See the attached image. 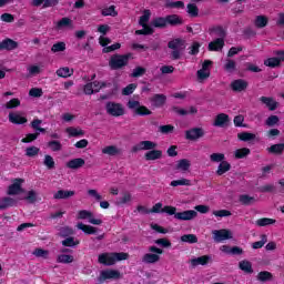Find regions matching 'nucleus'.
Wrapping results in <instances>:
<instances>
[{
    "instance_id": "1",
    "label": "nucleus",
    "mask_w": 284,
    "mask_h": 284,
    "mask_svg": "<svg viewBox=\"0 0 284 284\" xmlns=\"http://www.w3.org/2000/svg\"><path fill=\"white\" fill-rule=\"evenodd\" d=\"M130 254L128 253H102L98 256V263L101 265H114L119 261H128Z\"/></svg>"
},
{
    "instance_id": "2",
    "label": "nucleus",
    "mask_w": 284,
    "mask_h": 284,
    "mask_svg": "<svg viewBox=\"0 0 284 284\" xmlns=\"http://www.w3.org/2000/svg\"><path fill=\"white\" fill-rule=\"evenodd\" d=\"M168 48L172 50L170 53V58L173 61H178V59H181V57H183V52L185 51V41H183L182 39L171 40L168 43Z\"/></svg>"
},
{
    "instance_id": "3",
    "label": "nucleus",
    "mask_w": 284,
    "mask_h": 284,
    "mask_svg": "<svg viewBox=\"0 0 284 284\" xmlns=\"http://www.w3.org/2000/svg\"><path fill=\"white\" fill-rule=\"evenodd\" d=\"M130 59H132V53L113 54L109 60V67L112 70H121V68H125L130 63Z\"/></svg>"
},
{
    "instance_id": "4",
    "label": "nucleus",
    "mask_w": 284,
    "mask_h": 284,
    "mask_svg": "<svg viewBox=\"0 0 284 284\" xmlns=\"http://www.w3.org/2000/svg\"><path fill=\"white\" fill-rule=\"evenodd\" d=\"M149 252L142 256V263H146V265H154V263H159L161 261V254H163V248H159L156 246H150Z\"/></svg>"
},
{
    "instance_id": "5",
    "label": "nucleus",
    "mask_w": 284,
    "mask_h": 284,
    "mask_svg": "<svg viewBox=\"0 0 284 284\" xmlns=\"http://www.w3.org/2000/svg\"><path fill=\"white\" fill-rule=\"evenodd\" d=\"M128 109L134 110L135 114H138L139 116H149L150 114H152V111H150L148 106L141 105V102L136 100H130L128 102Z\"/></svg>"
},
{
    "instance_id": "6",
    "label": "nucleus",
    "mask_w": 284,
    "mask_h": 284,
    "mask_svg": "<svg viewBox=\"0 0 284 284\" xmlns=\"http://www.w3.org/2000/svg\"><path fill=\"white\" fill-rule=\"evenodd\" d=\"M77 219H79L80 221L88 220L89 223H91V225H102L103 224V220L94 217V214L92 213V211H88V210L79 211Z\"/></svg>"
},
{
    "instance_id": "7",
    "label": "nucleus",
    "mask_w": 284,
    "mask_h": 284,
    "mask_svg": "<svg viewBox=\"0 0 284 284\" xmlns=\"http://www.w3.org/2000/svg\"><path fill=\"white\" fill-rule=\"evenodd\" d=\"M106 113L111 116H123L125 114V109L123 104L116 102H108L105 105Z\"/></svg>"
},
{
    "instance_id": "8",
    "label": "nucleus",
    "mask_w": 284,
    "mask_h": 284,
    "mask_svg": "<svg viewBox=\"0 0 284 284\" xmlns=\"http://www.w3.org/2000/svg\"><path fill=\"white\" fill-rule=\"evenodd\" d=\"M212 234L213 241H215V243H223V241H230V239H234L232 231L227 229L214 230L212 231Z\"/></svg>"
},
{
    "instance_id": "9",
    "label": "nucleus",
    "mask_w": 284,
    "mask_h": 284,
    "mask_svg": "<svg viewBox=\"0 0 284 284\" xmlns=\"http://www.w3.org/2000/svg\"><path fill=\"white\" fill-rule=\"evenodd\" d=\"M156 142L150 140L141 141L132 146L131 152L136 154V152H141L143 150H156Z\"/></svg>"
},
{
    "instance_id": "10",
    "label": "nucleus",
    "mask_w": 284,
    "mask_h": 284,
    "mask_svg": "<svg viewBox=\"0 0 284 284\" xmlns=\"http://www.w3.org/2000/svg\"><path fill=\"white\" fill-rule=\"evenodd\" d=\"M187 141H199L205 136V131L202 128H193L185 132Z\"/></svg>"
},
{
    "instance_id": "11",
    "label": "nucleus",
    "mask_w": 284,
    "mask_h": 284,
    "mask_svg": "<svg viewBox=\"0 0 284 284\" xmlns=\"http://www.w3.org/2000/svg\"><path fill=\"white\" fill-rule=\"evenodd\" d=\"M199 216V213L194 210H187L183 212H178L175 214L176 221H194Z\"/></svg>"
},
{
    "instance_id": "12",
    "label": "nucleus",
    "mask_w": 284,
    "mask_h": 284,
    "mask_svg": "<svg viewBox=\"0 0 284 284\" xmlns=\"http://www.w3.org/2000/svg\"><path fill=\"white\" fill-rule=\"evenodd\" d=\"M21 183H23V179H16L13 183L9 185L7 194H9V196H17V194H21V192H23Z\"/></svg>"
},
{
    "instance_id": "13",
    "label": "nucleus",
    "mask_w": 284,
    "mask_h": 284,
    "mask_svg": "<svg viewBox=\"0 0 284 284\" xmlns=\"http://www.w3.org/2000/svg\"><path fill=\"white\" fill-rule=\"evenodd\" d=\"M109 278L119 280L121 278V272L116 270H105L100 273L99 281L103 283V281H108Z\"/></svg>"
},
{
    "instance_id": "14",
    "label": "nucleus",
    "mask_w": 284,
    "mask_h": 284,
    "mask_svg": "<svg viewBox=\"0 0 284 284\" xmlns=\"http://www.w3.org/2000/svg\"><path fill=\"white\" fill-rule=\"evenodd\" d=\"M9 121L14 125H23V123H28V119L23 116V113L21 112L9 113Z\"/></svg>"
},
{
    "instance_id": "15",
    "label": "nucleus",
    "mask_w": 284,
    "mask_h": 284,
    "mask_svg": "<svg viewBox=\"0 0 284 284\" xmlns=\"http://www.w3.org/2000/svg\"><path fill=\"white\" fill-rule=\"evenodd\" d=\"M168 98L164 94H154L150 98V103L152 108H163L165 105Z\"/></svg>"
},
{
    "instance_id": "16",
    "label": "nucleus",
    "mask_w": 284,
    "mask_h": 284,
    "mask_svg": "<svg viewBox=\"0 0 284 284\" xmlns=\"http://www.w3.org/2000/svg\"><path fill=\"white\" fill-rule=\"evenodd\" d=\"M277 57L267 59L264 61V64L268 68H277V65H281V61H284V51H278Z\"/></svg>"
},
{
    "instance_id": "17",
    "label": "nucleus",
    "mask_w": 284,
    "mask_h": 284,
    "mask_svg": "<svg viewBox=\"0 0 284 284\" xmlns=\"http://www.w3.org/2000/svg\"><path fill=\"white\" fill-rule=\"evenodd\" d=\"M230 123V115L225 113H220L215 116L213 122L214 128H225Z\"/></svg>"
},
{
    "instance_id": "18",
    "label": "nucleus",
    "mask_w": 284,
    "mask_h": 284,
    "mask_svg": "<svg viewBox=\"0 0 284 284\" xmlns=\"http://www.w3.org/2000/svg\"><path fill=\"white\" fill-rule=\"evenodd\" d=\"M261 103H263L264 105H266V108L271 111L274 112V110H276V108H278V102H276V100H274V98L271 97H261L260 98Z\"/></svg>"
},
{
    "instance_id": "19",
    "label": "nucleus",
    "mask_w": 284,
    "mask_h": 284,
    "mask_svg": "<svg viewBox=\"0 0 284 284\" xmlns=\"http://www.w3.org/2000/svg\"><path fill=\"white\" fill-rule=\"evenodd\" d=\"M73 26L74 23L72 22V19L64 17L55 22V30L59 32L61 30H65V28H73Z\"/></svg>"
},
{
    "instance_id": "20",
    "label": "nucleus",
    "mask_w": 284,
    "mask_h": 284,
    "mask_svg": "<svg viewBox=\"0 0 284 284\" xmlns=\"http://www.w3.org/2000/svg\"><path fill=\"white\" fill-rule=\"evenodd\" d=\"M231 89L233 90V92H243L244 90H247V81L243 79L234 80L231 83Z\"/></svg>"
},
{
    "instance_id": "21",
    "label": "nucleus",
    "mask_w": 284,
    "mask_h": 284,
    "mask_svg": "<svg viewBox=\"0 0 284 284\" xmlns=\"http://www.w3.org/2000/svg\"><path fill=\"white\" fill-rule=\"evenodd\" d=\"M17 203H19V201L13 197H10V196L2 197L0 199V210H8V207H14Z\"/></svg>"
},
{
    "instance_id": "22",
    "label": "nucleus",
    "mask_w": 284,
    "mask_h": 284,
    "mask_svg": "<svg viewBox=\"0 0 284 284\" xmlns=\"http://www.w3.org/2000/svg\"><path fill=\"white\" fill-rule=\"evenodd\" d=\"M225 45V40L221 39H215L214 41L209 43V50L210 52H221Z\"/></svg>"
},
{
    "instance_id": "23",
    "label": "nucleus",
    "mask_w": 284,
    "mask_h": 284,
    "mask_svg": "<svg viewBox=\"0 0 284 284\" xmlns=\"http://www.w3.org/2000/svg\"><path fill=\"white\" fill-rule=\"evenodd\" d=\"M132 203V193L125 191L116 199L115 205H128Z\"/></svg>"
},
{
    "instance_id": "24",
    "label": "nucleus",
    "mask_w": 284,
    "mask_h": 284,
    "mask_svg": "<svg viewBox=\"0 0 284 284\" xmlns=\"http://www.w3.org/2000/svg\"><path fill=\"white\" fill-rule=\"evenodd\" d=\"M84 165H85V160L81 158L72 159L69 162H67V168H69V170H79Z\"/></svg>"
},
{
    "instance_id": "25",
    "label": "nucleus",
    "mask_w": 284,
    "mask_h": 284,
    "mask_svg": "<svg viewBox=\"0 0 284 284\" xmlns=\"http://www.w3.org/2000/svg\"><path fill=\"white\" fill-rule=\"evenodd\" d=\"M162 156H163V151L154 150V149H152L151 151L144 154V159L146 161H158L159 159H162Z\"/></svg>"
},
{
    "instance_id": "26",
    "label": "nucleus",
    "mask_w": 284,
    "mask_h": 284,
    "mask_svg": "<svg viewBox=\"0 0 284 284\" xmlns=\"http://www.w3.org/2000/svg\"><path fill=\"white\" fill-rule=\"evenodd\" d=\"M212 261V256L203 255L196 258L191 260L192 267H196L199 265H207Z\"/></svg>"
},
{
    "instance_id": "27",
    "label": "nucleus",
    "mask_w": 284,
    "mask_h": 284,
    "mask_svg": "<svg viewBox=\"0 0 284 284\" xmlns=\"http://www.w3.org/2000/svg\"><path fill=\"white\" fill-rule=\"evenodd\" d=\"M102 154H106L108 156H119V154H121V149L115 145H108L102 149Z\"/></svg>"
},
{
    "instance_id": "28",
    "label": "nucleus",
    "mask_w": 284,
    "mask_h": 284,
    "mask_svg": "<svg viewBox=\"0 0 284 284\" xmlns=\"http://www.w3.org/2000/svg\"><path fill=\"white\" fill-rule=\"evenodd\" d=\"M17 48H19V42L10 38H7L2 41V50L12 51V50H17Z\"/></svg>"
},
{
    "instance_id": "29",
    "label": "nucleus",
    "mask_w": 284,
    "mask_h": 284,
    "mask_svg": "<svg viewBox=\"0 0 284 284\" xmlns=\"http://www.w3.org/2000/svg\"><path fill=\"white\" fill-rule=\"evenodd\" d=\"M191 165H192V162H190V160L182 159V160L178 161V163L175 165V170H179L180 172H187V170H190Z\"/></svg>"
},
{
    "instance_id": "30",
    "label": "nucleus",
    "mask_w": 284,
    "mask_h": 284,
    "mask_svg": "<svg viewBox=\"0 0 284 284\" xmlns=\"http://www.w3.org/2000/svg\"><path fill=\"white\" fill-rule=\"evenodd\" d=\"M230 170H232V164L227 161H223L219 164L216 174L217 176H223V174H225V172H230Z\"/></svg>"
},
{
    "instance_id": "31",
    "label": "nucleus",
    "mask_w": 284,
    "mask_h": 284,
    "mask_svg": "<svg viewBox=\"0 0 284 284\" xmlns=\"http://www.w3.org/2000/svg\"><path fill=\"white\" fill-rule=\"evenodd\" d=\"M55 74L61 77L62 79H68L74 74V69H70L68 67H63L57 70Z\"/></svg>"
},
{
    "instance_id": "32",
    "label": "nucleus",
    "mask_w": 284,
    "mask_h": 284,
    "mask_svg": "<svg viewBox=\"0 0 284 284\" xmlns=\"http://www.w3.org/2000/svg\"><path fill=\"white\" fill-rule=\"evenodd\" d=\"M223 68H224L225 72H229L230 74H232V73L236 72V61L227 58L225 60Z\"/></svg>"
},
{
    "instance_id": "33",
    "label": "nucleus",
    "mask_w": 284,
    "mask_h": 284,
    "mask_svg": "<svg viewBox=\"0 0 284 284\" xmlns=\"http://www.w3.org/2000/svg\"><path fill=\"white\" fill-rule=\"evenodd\" d=\"M77 227L78 230H81L82 232H84V234H97L98 232L97 227L92 225H85L83 223H78Z\"/></svg>"
},
{
    "instance_id": "34",
    "label": "nucleus",
    "mask_w": 284,
    "mask_h": 284,
    "mask_svg": "<svg viewBox=\"0 0 284 284\" xmlns=\"http://www.w3.org/2000/svg\"><path fill=\"white\" fill-rule=\"evenodd\" d=\"M239 267L240 270H242V272H245V274H252V272H254V270L252 268V262L243 260L239 263Z\"/></svg>"
},
{
    "instance_id": "35",
    "label": "nucleus",
    "mask_w": 284,
    "mask_h": 284,
    "mask_svg": "<svg viewBox=\"0 0 284 284\" xmlns=\"http://www.w3.org/2000/svg\"><path fill=\"white\" fill-rule=\"evenodd\" d=\"M71 196H74V191H64V190H60L58 191L54 195L53 199H70Z\"/></svg>"
},
{
    "instance_id": "36",
    "label": "nucleus",
    "mask_w": 284,
    "mask_h": 284,
    "mask_svg": "<svg viewBox=\"0 0 284 284\" xmlns=\"http://www.w3.org/2000/svg\"><path fill=\"white\" fill-rule=\"evenodd\" d=\"M102 17H116L119 12H116V7L110 6L101 11Z\"/></svg>"
},
{
    "instance_id": "37",
    "label": "nucleus",
    "mask_w": 284,
    "mask_h": 284,
    "mask_svg": "<svg viewBox=\"0 0 284 284\" xmlns=\"http://www.w3.org/2000/svg\"><path fill=\"white\" fill-rule=\"evenodd\" d=\"M267 152H270V154H283V152H284V143L271 145L267 149Z\"/></svg>"
},
{
    "instance_id": "38",
    "label": "nucleus",
    "mask_w": 284,
    "mask_h": 284,
    "mask_svg": "<svg viewBox=\"0 0 284 284\" xmlns=\"http://www.w3.org/2000/svg\"><path fill=\"white\" fill-rule=\"evenodd\" d=\"M67 134H69V136H83V134H85V132H83V130H81L80 128H74V126H69L65 130Z\"/></svg>"
},
{
    "instance_id": "39",
    "label": "nucleus",
    "mask_w": 284,
    "mask_h": 284,
    "mask_svg": "<svg viewBox=\"0 0 284 284\" xmlns=\"http://www.w3.org/2000/svg\"><path fill=\"white\" fill-rule=\"evenodd\" d=\"M170 26H181L183 23V20H181V18H179V16L176 14H171L166 17V24Z\"/></svg>"
},
{
    "instance_id": "40",
    "label": "nucleus",
    "mask_w": 284,
    "mask_h": 284,
    "mask_svg": "<svg viewBox=\"0 0 284 284\" xmlns=\"http://www.w3.org/2000/svg\"><path fill=\"white\" fill-rule=\"evenodd\" d=\"M255 223L258 227H266V225H274V223H276V220L264 217V219H258Z\"/></svg>"
},
{
    "instance_id": "41",
    "label": "nucleus",
    "mask_w": 284,
    "mask_h": 284,
    "mask_svg": "<svg viewBox=\"0 0 284 284\" xmlns=\"http://www.w3.org/2000/svg\"><path fill=\"white\" fill-rule=\"evenodd\" d=\"M87 194L88 196L97 201V203L103 201V195H101V193H99V191H97L95 189L88 190Z\"/></svg>"
},
{
    "instance_id": "42",
    "label": "nucleus",
    "mask_w": 284,
    "mask_h": 284,
    "mask_svg": "<svg viewBox=\"0 0 284 284\" xmlns=\"http://www.w3.org/2000/svg\"><path fill=\"white\" fill-rule=\"evenodd\" d=\"M256 278L257 281H261V283H265L267 281H272L273 275L267 271H262L257 274Z\"/></svg>"
},
{
    "instance_id": "43",
    "label": "nucleus",
    "mask_w": 284,
    "mask_h": 284,
    "mask_svg": "<svg viewBox=\"0 0 284 284\" xmlns=\"http://www.w3.org/2000/svg\"><path fill=\"white\" fill-rule=\"evenodd\" d=\"M165 8H176V9H183L185 8V3L183 1H172V0H165L164 2Z\"/></svg>"
},
{
    "instance_id": "44",
    "label": "nucleus",
    "mask_w": 284,
    "mask_h": 284,
    "mask_svg": "<svg viewBox=\"0 0 284 284\" xmlns=\"http://www.w3.org/2000/svg\"><path fill=\"white\" fill-rule=\"evenodd\" d=\"M211 34L217 37V39H223L225 41V29L223 27H215L211 30Z\"/></svg>"
},
{
    "instance_id": "45",
    "label": "nucleus",
    "mask_w": 284,
    "mask_h": 284,
    "mask_svg": "<svg viewBox=\"0 0 284 284\" xmlns=\"http://www.w3.org/2000/svg\"><path fill=\"white\" fill-rule=\"evenodd\" d=\"M182 243H199V237L195 234H184L181 236Z\"/></svg>"
},
{
    "instance_id": "46",
    "label": "nucleus",
    "mask_w": 284,
    "mask_h": 284,
    "mask_svg": "<svg viewBox=\"0 0 284 284\" xmlns=\"http://www.w3.org/2000/svg\"><path fill=\"white\" fill-rule=\"evenodd\" d=\"M237 139L244 142L254 141V139H256V134L250 132H242L237 134Z\"/></svg>"
},
{
    "instance_id": "47",
    "label": "nucleus",
    "mask_w": 284,
    "mask_h": 284,
    "mask_svg": "<svg viewBox=\"0 0 284 284\" xmlns=\"http://www.w3.org/2000/svg\"><path fill=\"white\" fill-rule=\"evenodd\" d=\"M250 152L248 148L237 149L234 151V156L235 159H245V156H248Z\"/></svg>"
},
{
    "instance_id": "48",
    "label": "nucleus",
    "mask_w": 284,
    "mask_h": 284,
    "mask_svg": "<svg viewBox=\"0 0 284 284\" xmlns=\"http://www.w3.org/2000/svg\"><path fill=\"white\" fill-rule=\"evenodd\" d=\"M48 148H50L52 152H61V150L63 149V145L61 144V142L53 140L48 142Z\"/></svg>"
},
{
    "instance_id": "49",
    "label": "nucleus",
    "mask_w": 284,
    "mask_h": 284,
    "mask_svg": "<svg viewBox=\"0 0 284 284\" xmlns=\"http://www.w3.org/2000/svg\"><path fill=\"white\" fill-rule=\"evenodd\" d=\"M186 12L190 17H199V7H196L194 3H189L186 7Z\"/></svg>"
},
{
    "instance_id": "50",
    "label": "nucleus",
    "mask_w": 284,
    "mask_h": 284,
    "mask_svg": "<svg viewBox=\"0 0 284 284\" xmlns=\"http://www.w3.org/2000/svg\"><path fill=\"white\" fill-rule=\"evenodd\" d=\"M255 201L256 199H254V196H250L247 194L240 195V203H242V205H252Z\"/></svg>"
},
{
    "instance_id": "51",
    "label": "nucleus",
    "mask_w": 284,
    "mask_h": 284,
    "mask_svg": "<svg viewBox=\"0 0 284 284\" xmlns=\"http://www.w3.org/2000/svg\"><path fill=\"white\" fill-rule=\"evenodd\" d=\"M153 28H165L168 26L166 18H155L152 21Z\"/></svg>"
},
{
    "instance_id": "52",
    "label": "nucleus",
    "mask_w": 284,
    "mask_h": 284,
    "mask_svg": "<svg viewBox=\"0 0 284 284\" xmlns=\"http://www.w3.org/2000/svg\"><path fill=\"white\" fill-rule=\"evenodd\" d=\"M73 262H74V256H72V255L61 254V255H58V258H57V263L69 264V263H73Z\"/></svg>"
},
{
    "instance_id": "53",
    "label": "nucleus",
    "mask_w": 284,
    "mask_h": 284,
    "mask_svg": "<svg viewBox=\"0 0 284 284\" xmlns=\"http://www.w3.org/2000/svg\"><path fill=\"white\" fill-rule=\"evenodd\" d=\"M51 52L57 54L58 52H65V42H57L51 47Z\"/></svg>"
},
{
    "instance_id": "54",
    "label": "nucleus",
    "mask_w": 284,
    "mask_h": 284,
    "mask_svg": "<svg viewBox=\"0 0 284 284\" xmlns=\"http://www.w3.org/2000/svg\"><path fill=\"white\" fill-rule=\"evenodd\" d=\"M210 161L212 163H223L225 161V154L223 153H213L210 155Z\"/></svg>"
},
{
    "instance_id": "55",
    "label": "nucleus",
    "mask_w": 284,
    "mask_h": 284,
    "mask_svg": "<svg viewBox=\"0 0 284 284\" xmlns=\"http://www.w3.org/2000/svg\"><path fill=\"white\" fill-rule=\"evenodd\" d=\"M255 27L256 28H265V26H267V18L265 16H257L255 18Z\"/></svg>"
},
{
    "instance_id": "56",
    "label": "nucleus",
    "mask_w": 284,
    "mask_h": 284,
    "mask_svg": "<svg viewBox=\"0 0 284 284\" xmlns=\"http://www.w3.org/2000/svg\"><path fill=\"white\" fill-rule=\"evenodd\" d=\"M79 240H74V237H67L65 240L62 241V245L64 247H77L79 245Z\"/></svg>"
},
{
    "instance_id": "57",
    "label": "nucleus",
    "mask_w": 284,
    "mask_h": 284,
    "mask_svg": "<svg viewBox=\"0 0 284 284\" xmlns=\"http://www.w3.org/2000/svg\"><path fill=\"white\" fill-rule=\"evenodd\" d=\"M33 256H37L38 258H48V256H50V251H45L43 248H36L33 251Z\"/></svg>"
},
{
    "instance_id": "58",
    "label": "nucleus",
    "mask_w": 284,
    "mask_h": 284,
    "mask_svg": "<svg viewBox=\"0 0 284 284\" xmlns=\"http://www.w3.org/2000/svg\"><path fill=\"white\" fill-rule=\"evenodd\" d=\"M179 185H186V186H189V185H192V182L190 180H187V179L173 180L171 182V186L172 187H179Z\"/></svg>"
},
{
    "instance_id": "59",
    "label": "nucleus",
    "mask_w": 284,
    "mask_h": 284,
    "mask_svg": "<svg viewBox=\"0 0 284 284\" xmlns=\"http://www.w3.org/2000/svg\"><path fill=\"white\" fill-rule=\"evenodd\" d=\"M39 152H41V149L37 148V146H29L26 149V156H38Z\"/></svg>"
},
{
    "instance_id": "60",
    "label": "nucleus",
    "mask_w": 284,
    "mask_h": 284,
    "mask_svg": "<svg viewBox=\"0 0 284 284\" xmlns=\"http://www.w3.org/2000/svg\"><path fill=\"white\" fill-rule=\"evenodd\" d=\"M261 241L254 242L252 244L253 250H261V247H263L265 243H267V235L264 234L261 236Z\"/></svg>"
},
{
    "instance_id": "61",
    "label": "nucleus",
    "mask_w": 284,
    "mask_h": 284,
    "mask_svg": "<svg viewBox=\"0 0 284 284\" xmlns=\"http://www.w3.org/2000/svg\"><path fill=\"white\" fill-rule=\"evenodd\" d=\"M37 196H38L37 191L31 190L27 193L24 201H28V203H37Z\"/></svg>"
},
{
    "instance_id": "62",
    "label": "nucleus",
    "mask_w": 284,
    "mask_h": 284,
    "mask_svg": "<svg viewBox=\"0 0 284 284\" xmlns=\"http://www.w3.org/2000/svg\"><path fill=\"white\" fill-rule=\"evenodd\" d=\"M151 14L150 10H144L143 16L139 20L140 26H148Z\"/></svg>"
},
{
    "instance_id": "63",
    "label": "nucleus",
    "mask_w": 284,
    "mask_h": 284,
    "mask_svg": "<svg viewBox=\"0 0 284 284\" xmlns=\"http://www.w3.org/2000/svg\"><path fill=\"white\" fill-rule=\"evenodd\" d=\"M143 74H145V68L136 67L135 69H133V72L131 73V77L133 79H139V77H143Z\"/></svg>"
},
{
    "instance_id": "64",
    "label": "nucleus",
    "mask_w": 284,
    "mask_h": 284,
    "mask_svg": "<svg viewBox=\"0 0 284 284\" xmlns=\"http://www.w3.org/2000/svg\"><path fill=\"white\" fill-rule=\"evenodd\" d=\"M43 164L48 170H54V159L51 155H45Z\"/></svg>"
}]
</instances>
